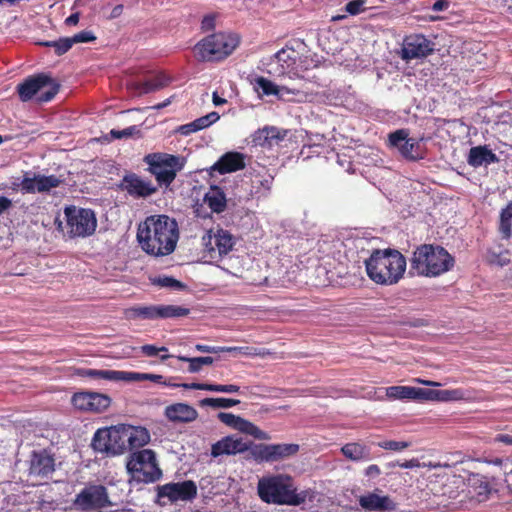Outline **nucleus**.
<instances>
[{"label": "nucleus", "mask_w": 512, "mask_h": 512, "mask_svg": "<svg viewBox=\"0 0 512 512\" xmlns=\"http://www.w3.org/2000/svg\"><path fill=\"white\" fill-rule=\"evenodd\" d=\"M137 240L149 255H169L174 252L179 240L178 223L167 215L149 216L139 224Z\"/></svg>", "instance_id": "1"}, {"label": "nucleus", "mask_w": 512, "mask_h": 512, "mask_svg": "<svg viewBox=\"0 0 512 512\" xmlns=\"http://www.w3.org/2000/svg\"><path fill=\"white\" fill-rule=\"evenodd\" d=\"M257 493L263 502L276 505L299 506L315 499V492L312 489L298 491L293 479L283 474L259 479Z\"/></svg>", "instance_id": "2"}, {"label": "nucleus", "mask_w": 512, "mask_h": 512, "mask_svg": "<svg viewBox=\"0 0 512 512\" xmlns=\"http://www.w3.org/2000/svg\"><path fill=\"white\" fill-rule=\"evenodd\" d=\"M369 278L377 284L394 285L406 270L405 257L395 249L374 250L365 260Z\"/></svg>", "instance_id": "3"}, {"label": "nucleus", "mask_w": 512, "mask_h": 512, "mask_svg": "<svg viewBox=\"0 0 512 512\" xmlns=\"http://www.w3.org/2000/svg\"><path fill=\"white\" fill-rule=\"evenodd\" d=\"M454 258L440 246L421 245L413 253L411 267L419 275L435 277L449 271Z\"/></svg>", "instance_id": "4"}, {"label": "nucleus", "mask_w": 512, "mask_h": 512, "mask_svg": "<svg viewBox=\"0 0 512 512\" xmlns=\"http://www.w3.org/2000/svg\"><path fill=\"white\" fill-rule=\"evenodd\" d=\"M126 471L130 484L154 483L162 477L156 453L151 449L136 450L130 453L126 460Z\"/></svg>", "instance_id": "5"}, {"label": "nucleus", "mask_w": 512, "mask_h": 512, "mask_svg": "<svg viewBox=\"0 0 512 512\" xmlns=\"http://www.w3.org/2000/svg\"><path fill=\"white\" fill-rule=\"evenodd\" d=\"M239 37L231 33H215L201 40L194 48L201 61H219L229 56L238 46Z\"/></svg>", "instance_id": "6"}, {"label": "nucleus", "mask_w": 512, "mask_h": 512, "mask_svg": "<svg viewBox=\"0 0 512 512\" xmlns=\"http://www.w3.org/2000/svg\"><path fill=\"white\" fill-rule=\"evenodd\" d=\"M149 171L159 185L168 187L185 166V158L167 153H151L144 157Z\"/></svg>", "instance_id": "7"}, {"label": "nucleus", "mask_w": 512, "mask_h": 512, "mask_svg": "<svg viewBox=\"0 0 512 512\" xmlns=\"http://www.w3.org/2000/svg\"><path fill=\"white\" fill-rule=\"evenodd\" d=\"M59 84L50 76L40 73L28 77L24 82L17 86V92L23 102L31 100L37 96L39 103L49 102L59 91Z\"/></svg>", "instance_id": "8"}, {"label": "nucleus", "mask_w": 512, "mask_h": 512, "mask_svg": "<svg viewBox=\"0 0 512 512\" xmlns=\"http://www.w3.org/2000/svg\"><path fill=\"white\" fill-rule=\"evenodd\" d=\"M126 425L120 424L107 428L98 429L94 434L92 446L98 452L110 455H120L127 448Z\"/></svg>", "instance_id": "9"}, {"label": "nucleus", "mask_w": 512, "mask_h": 512, "mask_svg": "<svg viewBox=\"0 0 512 512\" xmlns=\"http://www.w3.org/2000/svg\"><path fill=\"white\" fill-rule=\"evenodd\" d=\"M66 218V233L70 237H87L92 235L97 227L95 213L91 209L66 207L64 210Z\"/></svg>", "instance_id": "10"}, {"label": "nucleus", "mask_w": 512, "mask_h": 512, "mask_svg": "<svg viewBox=\"0 0 512 512\" xmlns=\"http://www.w3.org/2000/svg\"><path fill=\"white\" fill-rule=\"evenodd\" d=\"M202 245L204 256L211 262H218L232 251L235 238L229 231L222 228L211 229L202 236Z\"/></svg>", "instance_id": "11"}, {"label": "nucleus", "mask_w": 512, "mask_h": 512, "mask_svg": "<svg viewBox=\"0 0 512 512\" xmlns=\"http://www.w3.org/2000/svg\"><path fill=\"white\" fill-rule=\"evenodd\" d=\"M77 375L87 377L95 381H113V382H140L150 380L152 382L163 384L164 377L158 374L139 373L130 371H117V370H98L90 368L77 369Z\"/></svg>", "instance_id": "12"}, {"label": "nucleus", "mask_w": 512, "mask_h": 512, "mask_svg": "<svg viewBox=\"0 0 512 512\" xmlns=\"http://www.w3.org/2000/svg\"><path fill=\"white\" fill-rule=\"evenodd\" d=\"M296 59L297 52L294 49L283 48L270 58L268 73L275 77L299 78L300 74L295 69Z\"/></svg>", "instance_id": "13"}, {"label": "nucleus", "mask_w": 512, "mask_h": 512, "mask_svg": "<svg viewBox=\"0 0 512 512\" xmlns=\"http://www.w3.org/2000/svg\"><path fill=\"white\" fill-rule=\"evenodd\" d=\"M388 140L389 145L397 149L405 159L415 161L423 158L419 141L415 138H410L408 130H396L389 134Z\"/></svg>", "instance_id": "14"}, {"label": "nucleus", "mask_w": 512, "mask_h": 512, "mask_svg": "<svg viewBox=\"0 0 512 512\" xmlns=\"http://www.w3.org/2000/svg\"><path fill=\"white\" fill-rule=\"evenodd\" d=\"M62 180L55 175L31 174L26 172L19 183H13V189L20 188L24 193H43L58 187Z\"/></svg>", "instance_id": "15"}, {"label": "nucleus", "mask_w": 512, "mask_h": 512, "mask_svg": "<svg viewBox=\"0 0 512 512\" xmlns=\"http://www.w3.org/2000/svg\"><path fill=\"white\" fill-rule=\"evenodd\" d=\"M434 50V44L423 35H409L404 38L401 48V58L409 61L430 55Z\"/></svg>", "instance_id": "16"}, {"label": "nucleus", "mask_w": 512, "mask_h": 512, "mask_svg": "<svg viewBox=\"0 0 512 512\" xmlns=\"http://www.w3.org/2000/svg\"><path fill=\"white\" fill-rule=\"evenodd\" d=\"M197 495V486L191 480L177 483H168L158 489V496L168 498L171 502L178 500L191 501Z\"/></svg>", "instance_id": "17"}, {"label": "nucleus", "mask_w": 512, "mask_h": 512, "mask_svg": "<svg viewBox=\"0 0 512 512\" xmlns=\"http://www.w3.org/2000/svg\"><path fill=\"white\" fill-rule=\"evenodd\" d=\"M76 503L83 509L104 508L111 505L107 490L102 485L90 486L78 494Z\"/></svg>", "instance_id": "18"}, {"label": "nucleus", "mask_w": 512, "mask_h": 512, "mask_svg": "<svg viewBox=\"0 0 512 512\" xmlns=\"http://www.w3.org/2000/svg\"><path fill=\"white\" fill-rule=\"evenodd\" d=\"M297 444H264L257 450V458L261 461L274 462L296 454Z\"/></svg>", "instance_id": "19"}, {"label": "nucleus", "mask_w": 512, "mask_h": 512, "mask_svg": "<svg viewBox=\"0 0 512 512\" xmlns=\"http://www.w3.org/2000/svg\"><path fill=\"white\" fill-rule=\"evenodd\" d=\"M250 442L241 437L226 436L214 443L211 447V456L233 455L245 452L250 447Z\"/></svg>", "instance_id": "20"}, {"label": "nucleus", "mask_w": 512, "mask_h": 512, "mask_svg": "<svg viewBox=\"0 0 512 512\" xmlns=\"http://www.w3.org/2000/svg\"><path fill=\"white\" fill-rule=\"evenodd\" d=\"M122 190L136 198H145L156 192V187L150 181L144 180L136 174H128L121 181Z\"/></svg>", "instance_id": "21"}, {"label": "nucleus", "mask_w": 512, "mask_h": 512, "mask_svg": "<svg viewBox=\"0 0 512 512\" xmlns=\"http://www.w3.org/2000/svg\"><path fill=\"white\" fill-rule=\"evenodd\" d=\"M244 167V155L239 152L231 151L222 155L219 160L208 169V172L210 175H212L214 172H218L219 174H226L241 170Z\"/></svg>", "instance_id": "22"}, {"label": "nucleus", "mask_w": 512, "mask_h": 512, "mask_svg": "<svg viewBox=\"0 0 512 512\" xmlns=\"http://www.w3.org/2000/svg\"><path fill=\"white\" fill-rule=\"evenodd\" d=\"M360 506L366 511L391 512L396 509L394 501L386 495L371 492L359 498Z\"/></svg>", "instance_id": "23"}, {"label": "nucleus", "mask_w": 512, "mask_h": 512, "mask_svg": "<svg viewBox=\"0 0 512 512\" xmlns=\"http://www.w3.org/2000/svg\"><path fill=\"white\" fill-rule=\"evenodd\" d=\"M165 416L173 422H192L197 416L196 409L185 403H176L167 406L165 409Z\"/></svg>", "instance_id": "24"}, {"label": "nucleus", "mask_w": 512, "mask_h": 512, "mask_svg": "<svg viewBox=\"0 0 512 512\" xmlns=\"http://www.w3.org/2000/svg\"><path fill=\"white\" fill-rule=\"evenodd\" d=\"M54 471V459L44 453H33L31 464H30V474L40 477H46Z\"/></svg>", "instance_id": "25"}, {"label": "nucleus", "mask_w": 512, "mask_h": 512, "mask_svg": "<svg viewBox=\"0 0 512 512\" xmlns=\"http://www.w3.org/2000/svg\"><path fill=\"white\" fill-rule=\"evenodd\" d=\"M341 453L354 462H367L372 459L371 448L360 442L347 443L341 447Z\"/></svg>", "instance_id": "26"}, {"label": "nucleus", "mask_w": 512, "mask_h": 512, "mask_svg": "<svg viewBox=\"0 0 512 512\" xmlns=\"http://www.w3.org/2000/svg\"><path fill=\"white\" fill-rule=\"evenodd\" d=\"M498 161V157L487 146L472 147L469 151L467 162L472 167L489 165Z\"/></svg>", "instance_id": "27"}, {"label": "nucleus", "mask_w": 512, "mask_h": 512, "mask_svg": "<svg viewBox=\"0 0 512 512\" xmlns=\"http://www.w3.org/2000/svg\"><path fill=\"white\" fill-rule=\"evenodd\" d=\"M204 202L214 213H222L227 207V198L224 191L213 185L204 196Z\"/></svg>", "instance_id": "28"}, {"label": "nucleus", "mask_w": 512, "mask_h": 512, "mask_svg": "<svg viewBox=\"0 0 512 512\" xmlns=\"http://www.w3.org/2000/svg\"><path fill=\"white\" fill-rule=\"evenodd\" d=\"M127 444L130 450L145 446L150 441L149 431L140 426L126 425Z\"/></svg>", "instance_id": "29"}, {"label": "nucleus", "mask_w": 512, "mask_h": 512, "mask_svg": "<svg viewBox=\"0 0 512 512\" xmlns=\"http://www.w3.org/2000/svg\"><path fill=\"white\" fill-rule=\"evenodd\" d=\"M170 82V77L163 73H158L154 77L147 79L144 82L135 83L134 89L140 94H147L166 87Z\"/></svg>", "instance_id": "30"}, {"label": "nucleus", "mask_w": 512, "mask_h": 512, "mask_svg": "<svg viewBox=\"0 0 512 512\" xmlns=\"http://www.w3.org/2000/svg\"><path fill=\"white\" fill-rule=\"evenodd\" d=\"M124 316L127 320H157V305H137L124 310Z\"/></svg>", "instance_id": "31"}, {"label": "nucleus", "mask_w": 512, "mask_h": 512, "mask_svg": "<svg viewBox=\"0 0 512 512\" xmlns=\"http://www.w3.org/2000/svg\"><path fill=\"white\" fill-rule=\"evenodd\" d=\"M158 319L180 318L190 313L188 308L177 305H157Z\"/></svg>", "instance_id": "32"}, {"label": "nucleus", "mask_w": 512, "mask_h": 512, "mask_svg": "<svg viewBox=\"0 0 512 512\" xmlns=\"http://www.w3.org/2000/svg\"><path fill=\"white\" fill-rule=\"evenodd\" d=\"M469 398V393L463 389H446V390H437V400L440 402H451V401H459L466 400Z\"/></svg>", "instance_id": "33"}, {"label": "nucleus", "mask_w": 512, "mask_h": 512, "mask_svg": "<svg viewBox=\"0 0 512 512\" xmlns=\"http://www.w3.org/2000/svg\"><path fill=\"white\" fill-rule=\"evenodd\" d=\"M240 403V400L229 398H204L200 401L201 407H211L213 409H228Z\"/></svg>", "instance_id": "34"}, {"label": "nucleus", "mask_w": 512, "mask_h": 512, "mask_svg": "<svg viewBox=\"0 0 512 512\" xmlns=\"http://www.w3.org/2000/svg\"><path fill=\"white\" fill-rule=\"evenodd\" d=\"M223 352H229L234 355H243L247 357H265L269 354L265 349H259L252 346H240V347H224Z\"/></svg>", "instance_id": "35"}, {"label": "nucleus", "mask_w": 512, "mask_h": 512, "mask_svg": "<svg viewBox=\"0 0 512 512\" xmlns=\"http://www.w3.org/2000/svg\"><path fill=\"white\" fill-rule=\"evenodd\" d=\"M111 404L109 396L97 392L91 393L90 412L100 413L105 411Z\"/></svg>", "instance_id": "36"}, {"label": "nucleus", "mask_w": 512, "mask_h": 512, "mask_svg": "<svg viewBox=\"0 0 512 512\" xmlns=\"http://www.w3.org/2000/svg\"><path fill=\"white\" fill-rule=\"evenodd\" d=\"M386 395L390 399H414V387L391 386L386 389Z\"/></svg>", "instance_id": "37"}, {"label": "nucleus", "mask_w": 512, "mask_h": 512, "mask_svg": "<svg viewBox=\"0 0 512 512\" xmlns=\"http://www.w3.org/2000/svg\"><path fill=\"white\" fill-rule=\"evenodd\" d=\"M180 361L189 363V372L196 373L199 372L204 365H211L214 362V358L210 356L205 357H186V356H178Z\"/></svg>", "instance_id": "38"}, {"label": "nucleus", "mask_w": 512, "mask_h": 512, "mask_svg": "<svg viewBox=\"0 0 512 512\" xmlns=\"http://www.w3.org/2000/svg\"><path fill=\"white\" fill-rule=\"evenodd\" d=\"M255 90L258 93H262L263 95L270 96L274 95L276 96L278 92V85H276L274 82H272L269 79H266L264 77H258L255 80Z\"/></svg>", "instance_id": "39"}, {"label": "nucleus", "mask_w": 512, "mask_h": 512, "mask_svg": "<svg viewBox=\"0 0 512 512\" xmlns=\"http://www.w3.org/2000/svg\"><path fill=\"white\" fill-rule=\"evenodd\" d=\"M500 231L504 237L512 236V203L502 210L500 218Z\"/></svg>", "instance_id": "40"}, {"label": "nucleus", "mask_w": 512, "mask_h": 512, "mask_svg": "<svg viewBox=\"0 0 512 512\" xmlns=\"http://www.w3.org/2000/svg\"><path fill=\"white\" fill-rule=\"evenodd\" d=\"M279 139V131L276 128L266 127L258 132L255 141H258L261 145L267 143L271 146L274 140L277 142Z\"/></svg>", "instance_id": "41"}, {"label": "nucleus", "mask_w": 512, "mask_h": 512, "mask_svg": "<svg viewBox=\"0 0 512 512\" xmlns=\"http://www.w3.org/2000/svg\"><path fill=\"white\" fill-rule=\"evenodd\" d=\"M236 430L251 435L257 439H263L264 433L252 422L240 417Z\"/></svg>", "instance_id": "42"}, {"label": "nucleus", "mask_w": 512, "mask_h": 512, "mask_svg": "<svg viewBox=\"0 0 512 512\" xmlns=\"http://www.w3.org/2000/svg\"><path fill=\"white\" fill-rule=\"evenodd\" d=\"M91 393L92 392L75 393L71 399L73 406L78 410L90 412Z\"/></svg>", "instance_id": "43"}, {"label": "nucleus", "mask_w": 512, "mask_h": 512, "mask_svg": "<svg viewBox=\"0 0 512 512\" xmlns=\"http://www.w3.org/2000/svg\"><path fill=\"white\" fill-rule=\"evenodd\" d=\"M40 44L46 47H53L57 55H62L66 53L73 46L69 37L60 38L56 41H46Z\"/></svg>", "instance_id": "44"}, {"label": "nucleus", "mask_w": 512, "mask_h": 512, "mask_svg": "<svg viewBox=\"0 0 512 512\" xmlns=\"http://www.w3.org/2000/svg\"><path fill=\"white\" fill-rule=\"evenodd\" d=\"M220 116L217 112H210L205 116H202L194 120L197 131L205 129L219 120Z\"/></svg>", "instance_id": "45"}, {"label": "nucleus", "mask_w": 512, "mask_h": 512, "mask_svg": "<svg viewBox=\"0 0 512 512\" xmlns=\"http://www.w3.org/2000/svg\"><path fill=\"white\" fill-rule=\"evenodd\" d=\"M366 0H353L345 5V11L352 15H358L366 10Z\"/></svg>", "instance_id": "46"}, {"label": "nucleus", "mask_w": 512, "mask_h": 512, "mask_svg": "<svg viewBox=\"0 0 512 512\" xmlns=\"http://www.w3.org/2000/svg\"><path fill=\"white\" fill-rule=\"evenodd\" d=\"M414 399L436 401L437 390L414 387Z\"/></svg>", "instance_id": "47"}, {"label": "nucleus", "mask_w": 512, "mask_h": 512, "mask_svg": "<svg viewBox=\"0 0 512 512\" xmlns=\"http://www.w3.org/2000/svg\"><path fill=\"white\" fill-rule=\"evenodd\" d=\"M378 446L386 449V450H392V451H402L410 446L409 442L406 441H394V440H388V441H382L378 443Z\"/></svg>", "instance_id": "48"}, {"label": "nucleus", "mask_w": 512, "mask_h": 512, "mask_svg": "<svg viewBox=\"0 0 512 512\" xmlns=\"http://www.w3.org/2000/svg\"><path fill=\"white\" fill-rule=\"evenodd\" d=\"M240 387L234 384L222 385V384H208V391L220 392V393H237Z\"/></svg>", "instance_id": "49"}, {"label": "nucleus", "mask_w": 512, "mask_h": 512, "mask_svg": "<svg viewBox=\"0 0 512 512\" xmlns=\"http://www.w3.org/2000/svg\"><path fill=\"white\" fill-rule=\"evenodd\" d=\"M156 283L161 286V287H166V288H172V289H181L184 287V285L172 278V277H160L157 279Z\"/></svg>", "instance_id": "50"}, {"label": "nucleus", "mask_w": 512, "mask_h": 512, "mask_svg": "<svg viewBox=\"0 0 512 512\" xmlns=\"http://www.w3.org/2000/svg\"><path fill=\"white\" fill-rule=\"evenodd\" d=\"M299 93V89L289 88L287 86H278V92L276 94V97L279 100H291V96H295Z\"/></svg>", "instance_id": "51"}, {"label": "nucleus", "mask_w": 512, "mask_h": 512, "mask_svg": "<svg viewBox=\"0 0 512 512\" xmlns=\"http://www.w3.org/2000/svg\"><path fill=\"white\" fill-rule=\"evenodd\" d=\"M218 418L222 423L236 429L240 416H236L232 413L220 412L218 414Z\"/></svg>", "instance_id": "52"}, {"label": "nucleus", "mask_w": 512, "mask_h": 512, "mask_svg": "<svg viewBox=\"0 0 512 512\" xmlns=\"http://www.w3.org/2000/svg\"><path fill=\"white\" fill-rule=\"evenodd\" d=\"M69 38L72 42V45L75 43H87L95 40V36L93 35V33L86 30L81 31Z\"/></svg>", "instance_id": "53"}, {"label": "nucleus", "mask_w": 512, "mask_h": 512, "mask_svg": "<svg viewBox=\"0 0 512 512\" xmlns=\"http://www.w3.org/2000/svg\"><path fill=\"white\" fill-rule=\"evenodd\" d=\"M141 352L145 355V356H148V357H154L156 356L159 352H162V351H167V348L166 347H156L154 345H150V344H147V345H143L141 348Z\"/></svg>", "instance_id": "54"}, {"label": "nucleus", "mask_w": 512, "mask_h": 512, "mask_svg": "<svg viewBox=\"0 0 512 512\" xmlns=\"http://www.w3.org/2000/svg\"><path fill=\"white\" fill-rule=\"evenodd\" d=\"M135 130H136V128L134 126L125 128L123 130L112 129L110 131V135L114 139H121V138H125V137L131 136Z\"/></svg>", "instance_id": "55"}, {"label": "nucleus", "mask_w": 512, "mask_h": 512, "mask_svg": "<svg viewBox=\"0 0 512 512\" xmlns=\"http://www.w3.org/2000/svg\"><path fill=\"white\" fill-rule=\"evenodd\" d=\"M196 350L203 353H220L224 351V347L220 346H209V345H202L197 344L195 346Z\"/></svg>", "instance_id": "56"}, {"label": "nucleus", "mask_w": 512, "mask_h": 512, "mask_svg": "<svg viewBox=\"0 0 512 512\" xmlns=\"http://www.w3.org/2000/svg\"><path fill=\"white\" fill-rule=\"evenodd\" d=\"M381 474V470L378 465L371 464L364 470V475L368 478H376Z\"/></svg>", "instance_id": "57"}, {"label": "nucleus", "mask_w": 512, "mask_h": 512, "mask_svg": "<svg viewBox=\"0 0 512 512\" xmlns=\"http://www.w3.org/2000/svg\"><path fill=\"white\" fill-rule=\"evenodd\" d=\"M399 467L401 468H405V469H410V468H419L421 467V463L419 462L418 459L416 458H413V459H410V460H407L405 462H400V464H398Z\"/></svg>", "instance_id": "58"}, {"label": "nucleus", "mask_w": 512, "mask_h": 512, "mask_svg": "<svg viewBox=\"0 0 512 512\" xmlns=\"http://www.w3.org/2000/svg\"><path fill=\"white\" fill-rule=\"evenodd\" d=\"M181 387L185 389H196V390H207L208 391V384L207 383H181Z\"/></svg>", "instance_id": "59"}, {"label": "nucleus", "mask_w": 512, "mask_h": 512, "mask_svg": "<svg viewBox=\"0 0 512 512\" xmlns=\"http://www.w3.org/2000/svg\"><path fill=\"white\" fill-rule=\"evenodd\" d=\"M197 129H196V126H195V123L194 121L191 122V123H188V124H185V125H182L180 126L179 128V132L182 134V135H189L190 133H193V132H196Z\"/></svg>", "instance_id": "60"}, {"label": "nucleus", "mask_w": 512, "mask_h": 512, "mask_svg": "<svg viewBox=\"0 0 512 512\" xmlns=\"http://www.w3.org/2000/svg\"><path fill=\"white\" fill-rule=\"evenodd\" d=\"M11 206H12L11 199H9L5 196H0V215L5 213Z\"/></svg>", "instance_id": "61"}, {"label": "nucleus", "mask_w": 512, "mask_h": 512, "mask_svg": "<svg viewBox=\"0 0 512 512\" xmlns=\"http://www.w3.org/2000/svg\"><path fill=\"white\" fill-rule=\"evenodd\" d=\"M449 7V2L447 0H437L432 5V10L435 12L444 11Z\"/></svg>", "instance_id": "62"}, {"label": "nucleus", "mask_w": 512, "mask_h": 512, "mask_svg": "<svg viewBox=\"0 0 512 512\" xmlns=\"http://www.w3.org/2000/svg\"><path fill=\"white\" fill-rule=\"evenodd\" d=\"M79 22V13H73L66 18L65 23L69 26L76 25Z\"/></svg>", "instance_id": "63"}, {"label": "nucleus", "mask_w": 512, "mask_h": 512, "mask_svg": "<svg viewBox=\"0 0 512 512\" xmlns=\"http://www.w3.org/2000/svg\"><path fill=\"white\" fill-rule=\"evenodd\" d=\"M212 101H213V104L215 106H220V105H223L225 104L227 101L226 99L220 97L217 92H214L213 95H212Z\"/></svg>", "instance_id": "64"}]
</instances>
